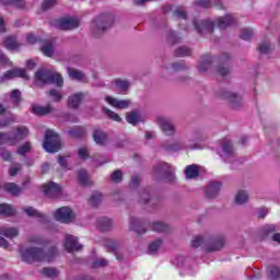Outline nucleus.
<instances>
[{
  "mask_svg": "<svg viewBox=\"0 0 280 280\" xmlns=\"http://www.w3.org/2000/svg\"><path fill=\"white\" fill-rule=\"evenodd\" d=\"M122 176L124 174L121 173V171L118 170L112 174V179L114 180V183H119Z\"/></svg>",
  "mask_w": 280,
  "mask_h": 280,
  "instance_id": "338daca9",
  "label": "nucleus"
},
{
  "mask_svg": "<svg viewBox=\"0 0 280 280\" xmlns=\"http://www.w3.org/2000/svg\"><path fill=\"white\" fill-rule=\"evenodd\" d=\"M69 135L72 139H80L81 137H84L86 135V130L84 127H73L69 130Z\"/></svg>",
  "mask_w": 280,
  "mask_h": 280,
  "instance_id": "ea45409f",
  "label": "nucleus"
},
{
  "mask_svg": "<svg viewBox=\"0 0 280 280\" xmlns=\"http://www.w3.org/2000/svg\"><path fill=\"white\" fill-rule=\"evenodd\" d=\"M48 96L52 100V102H62V93L58 90H50L48 92Z\"/></svg>",
  "mask_w": 280,
  "mask_h": 280,
  "instance_id": "3c124183",
  "label": "nucleus"
},
{
  "mask_svg": "<svg viewBox=\"0 0 280 280\" xmlns=\"http://www.w3.org/2000/svg\"><path fill=\"white\" fill-rule=\"evenodd\" d=\"M254 35V32L252 28H243L241 31V38L243 40H250V37Z\"/></svg>",
  "mask_w": 280,
  "mask_h": 280,
  "instance_id": "4d7b16f0",
  "label": "nucleus"
},
{
  "mask_svg": "<svg viewBox=\"0 0 280 280\" xmlns=\"http://www.w3.org/2000/svg\"><path fill=\"white\" fill-rule=\"evenodd\" d=\"M220 189H222V182H210L206 187V196L207 198H218L220 195Z\"/></svg>",
  "mask_w": 280,
  "mask_h": 280,
  "instance_id": "a211bd4d",
  "label": "nucleus"
},
{
  "mask_svg": "<svg viewBox=\"0 0 280 280\" xmlns=\"http://www.w3.org/2000/svg\"><path fill=\"white\" fill-rule=\"evenodd\" d=\"M56 27L57 30H62L63 32L77 30V27H80V21L74 18H62L57 21Z\"/></svg>",
  "mask_w": 280,
  "mask_h": 280,
  "instance_id": "f8f14e48",
  "label": "nucleus"
},
{
  "mask_svg": "<svg viewBox=\"0 0 280 280\" xmlns=\"http://www.w3.org/2000/svg\"><path fill=\"white\" fill-rule=\"evenodd\" d=\"M14 78H23L24 80H30V75L25 69L15 68L4 72L2 80H14Z\"/></svg>",
  "mask_w": 280,
  "mask_h": 280,
  "instance_id": "dca6fc26",
  "label": "nucleus"
},
{
  "mask_svg": "<svg viewBox=\"0 0 280 280\" xmlns=\"http://www.w3.org/2000/svg\"><path fill=\"white\" fill-rule=\"evenodd\" d=\"M167 42L171 45H176V43H180V36L176 35L173 31L168 32L167 34Z\"/></svg>",
  "mask_w": 280,
  "mask_h": 280,
  "instance_id": "6e6d98bb",
  "label": "nucleus"
},
{
  "mask_svg": "<svg viewBox=\"0 0 280 280\" xmlns=\"http://www.w3.org/2000/svg\"><path fill=\"white\" fill-rule=\"evenodd\" d=\"M54 112V107L51 105L40 106V105H34L32 107V113L35 115H49V113Z\"/></svg>",
  "mask_w": 280,
  "mask_h": 280,
  "instance_id": "72a5a7b5",
  "label": "nucleus"
},
{
  "mask_svg": "<svg viewBox=\"0 0 280 280\" xmlns=\"http://www.w3.org/2000/svg\"><path fill=\"white\" fill-rule=\"evenodd\" d=\"M44 194L47 198H60L62 188L58 184L50 182L44 185Z\"/></svg>",
  "mask_w": 280,
  "mask_h": 280,
  "instance_id": "4468645a",
  "label": "nucleus"
},
{
  "mask_svg": "<svg viewBox=\"0 0 280 280\" xmlns=\"http://www.w3.org/2000/svg\"><path fill=\"white\" fill-rule=\"evenodd\" d=\"M150 226L151 231H154L155 233H170L172 231L170 224L163 221H154L150 224Z\"/></svg>",
  "mask_w": 280,
  "mask_h": 280,
  "instance_id": "5701e85b",
  "label": "nucleus"
},
{
  "mask_svg": "<svg viewBox=\"0 0 280 280\" xmlns=\"http://www.w3.org/2000/svg\"><path fill=\"white\" fill-rule=\"evenodd\" d=\"M56 5V0H44L42 3V10H51Z\"/></svg>",
  "mask_w": 280,
  "mask_h": 280,
  "instance_id": "680f3d73",
  "label": "nucleus"
},
{
  "mask_svg": "<svg viewBox=\"0 0 280 280\" xmlns=\"http://www.w3.org/2000/svg\"><path fill=\"white\" fill-rule=\"evenodd\" d=\"M103 113L113 121H121V117H119V114L108 109L107 107H103Z\"/></svg>",
  "mask_w": 280,
  "mask_h": 280,
  "instance_id": "8fccbe9b",
  "label": "nucleus"
},
{
  "mask_svg": "<svg viewBox=\"0 0 280 280\" xmlns=\"http://www.w3.org/2000/svg\"><path fill=\"white\" fill-rule=\"evenodd\" d=\"M23 261L26 264H34V261H54L56 255H58V249L52 247L45 254L43 249L38 247H28L21 252Z\"/></svg>",
  "mask_w": 280,
  "mask_h": 280,
  "instance_id": "f257e3e1",
  "label": "nucleus"
},
{
  "mask_svg": "<svg viewBox=\"0 0 280 280\" xmlns=\"http://www.w3.org/2000/svg\"><path fill=\"white\" fill-rule=\"evenodd\" d=\"M224 237L217 238L211 243L205 241V237L202 236H197L192 240V248H200V246H202L207 253H215V250H222V248H224Z\"/></svg>",
  "mask_w": 280,
  "mask_h": 280,
  "instance_id": "7ed1b4c3",
  "label": "nucleus"
},
{
  "mask_svg": "<svg viewBox=\"0 0 280 280\" xmlns=\"http://www.w3.org/2000/svg\"><path fill=\"white\" fill-rule=\"evenodd\" d=\"M187 69H189V65H187L185 61H175L168 66H163L162 73L164 78H167L170 73H178V71H187Z\"/></svg>",
  "mask_w": 280,
  "mask_h": 280,
  "instance_id": "9b49d317",
  "label": "nucleus"
},
{
  "mask_svg": "<svg viewBox=\"0 0 280 280\" xmlns=\"http://www.w3.org/2000/svg\"><path fill=\"white\" fill-rule=\"evenodd\" d=\"M219 97H221V100H226L231 108L237 109L242 106V96L229 90L221 91Z\"/></svg>",
  "mask_w": 280,
  "mask_h": 280,
  "instance_id": "9d476101",
  "label": "nucleus"
},
{
  "mask_svg": "<svg viewBox=\"0 0 280 280\" xmlns=\"http://www.w3.org/2000/svg\"><path fill=\"white\" fill-rule=\"evenodd\" d=\"M211 65H213V57L209 55H205L199 59L198 69L200 73H207L209 69H211Z\"/></svg>",
  "mask_w": 280,
  "mask_h": 280,
  "instance_id": "aec40b11",
  "label": "nucleus"
},
{
  "mask_svg": "<svg viewBox=\"0 0 280 280\" xmlns=\"http://www.w3.org/2000/svg\"><path fill=\"white\" fill-rule=\"evenodd\" d=\"M174 264H176V266H178L179 268H183L185 264H187V257L183 255L177 256L174 260Z\"/></svg>",
  "mask_w": 280,
  "mask_h": 280,
  "instance_id": "e2e57ef3",
  "label": "nucleus"
},
{
  "mask_svg": "<svg viewBox=\"0 0 280 280\" xmlns=\"http://www.w3.org/2000/svg\"><path fill=\"white\" fill-rule=\"evenodd\" d=\"M113 84H115L116 89L122 91V93H126L130 89V81L128 80L116 79L113 81Z\"/></svg>",
  "mask_w": 280,
  "mask_h": 280,
  "instance_id": "58836bf2",
  "label": "nucleus"
},
{
  "mask_svg": "<svg viewBox=\"0 0 280 280\" xmlns=\"http://www.w3.org/2000/svg\"><path fill=\"white\" fill-rule=\"evenodd\" d=\"M77 178L79 185H81L82 187H89V185H91V177L89 176V172L84 170H79L77 172Z\"/></svg>",
  "mask_w": 280,
  "mask_h": 280,
  "instance_id": "a878e982",
  "label": "nucleus"
},
{
  "mask_svg": "<svg viewBox=\"0 0 280 280\" xmlns=\"http://www.w3.org/2000/svg\"><path fill=\"white\" fill-rule=\"evenodd\" d=\"M222 158L223 159H231L233 156H235V149L233 148V142L231 141H225L222 143Z\"/></svg>",
  "mask_w": 280,
  "mask_h": 280,
  "instance_id": "bb28decb",
  "label": "nucleus"
},
{
  "mask_svg": "<svg viewBox=\"0 0 280 280\" xmlns=\"http://www.w3.org/2000/svg\"><path fill=\"white\" fill-rule=\"evenodd\" d=\"M102 200H104V195H102V192H93L90 198V205L92 207H97L102 203Z\"/></svg>",
  "mask_w": 280,
  "mask_h": 280,
  "instance_id": "49530a36",
  "label": "nucleus"
},
{
  "mask_svg": "<svg viewBox=\"0 0 280 280\" xmlns=\"http://www.w3.org/2000/svg\"><path fill=\"white\" fill-rule=\"evenodd\" d=\"M105 102L113 106L114 108H128L131 104L130 100H117L113 96H105Z\"/></svg>",
  "mask_w": 280,
  "mask_h": 280,
  "instance_id": "6ab92c4d",
  "label": "nucleus"
},
{
  "mask_svg": "<svg viewBox=\"0 0 280 280\" xmlns=\"http://www.w3.org/2000/svg\"><path fill=\"white\" fill-rule=\"evenodd\" d=\"M28 130L25 127H20L18 128L15 138L12 140L10 139V145H16L19 141H22V139H25L27 137Z\"/></svg>",
  "mask_w": 280,
  "mask_h": 280,
  "instance_id": "473e14b6",
  "label": "nucleus"
},
{
  "mask_svg": "<svg viewBox=\"0 0 280 280\" xmlns=\"http://www.w3.org/2000/svg\"><path fill=\"white\" fill-rule=\"evenodd\" d=\"M11 5L18 10H23V8H25V0H13Z\"/></svg>",
  "mask_w": 280,
  "mask_h": 280,
  "instance_id": "69168bd1",
  "label": "nucleus"
},
{
  "mask_svg": "<svg viewBox=\"0 0 280 280\" xmlns=\"http://www.w3.org/2000/svg\"><path fill=\"white\" fill-rule=\"evenodd\" d=\"M156 124L160 127V130H162L163 135L166 137H174L176 135V125L172 121V119L163 116H159L156 118Z\"/></svg>",
  "mask_w": 280,
  "mask_h": 280,
  "instance_id": "1a4fd4ad",
  "label": "nucleus"
},
{
  "mask_svg": "<svg viewBox=\"0 0 280 280\" xmlns=\"http://www.w3.org/2000/svg\"><path fill=\"white\" fill-rule=\"evenodd\" d=\"M54 218L61 224H71L75 220V212L69 207H61L54 212Z\"/></svg>",
  "mask_w": 280,
  "mask_h": 280,
  "instance_id": "0eeeda50",
  "label": "nucleus"
},
{
  "mask_svg": "<svg viewBox=\"0 0 280 280\" xmlns=\"http://www.w3.org/2000/svg\"><path fill=\"white\" fill-rule=\"evenodd\" d=\"M185 176L188 180H191L194 178H198V176L200 175V167L196 164H191L186 166L185 171Z\"/></svg>",
  "mask_w": 280,
  "mask_h": 280,
  "instance_id": "b1692460",
  "label": "nucleus"
},
{
  "mask_svg": "<svg viewBox=\"0 0 280 280\" xmlns=\"http://www.w3.org/2000/svg\"><path fill=\"white\" fill-rule=\"evenodd\" d=\"M258 51L260 54H270V51H272V46L269 44V42H262L258 46Z\"/></svg>",
  "mask_w": 280,
  "mask_h": 280,
  "instance_id": "864d4df0",
  "label": "nucleus"
},
{
  "mask_svg": "<svg viewBox=\"0 0 280 280\" xmlns=\"http://www.w3.org/2000/svg\"><path fill=\"white\" fill-rule=\"evenodd\" d=\"M115 22V19L112 14H102L97 16L92 22V32L94 36H100V34H103V32H106V30H110L113 27V23Z\"/></svg>",
  "mask_w": 280,
  "mask_h": 280,
  "instance_id": "20e7f679",
  "label": "nucleus"
},
{
  "mask_svg": "<svg viewBox=\"0 0 280 280\" xmlns=\"http://www.w3.org/2000/svg\"><path fill=\"white\" fill-rule=\"evenodd\" d=\"M65 248L68 253H75V250H82V245L78 243V237L73 235H66Z\"/></svg>",
  "mask_w": 280,
  "mask_h": 280,
  "instance_id": "2eb2a0df",
  "label": "nucleus"
},
{
  "mask_svg": "<svg viewBox=\"0 0 280 280\" xmlns=\"http://www.w3.org/2000/svg\"><path fill=\"white\" fill-rule=\"evenodd\" d=\"M249 195L247 190L241 189L236 192L234 197L235 205H246L248 202Z\"/></svg>",
  "mask_w": 280,
  "mask_h": 280,
  "instance_id": "7c9ffc66",
  "label": "nucleus"
},
{
  "mask_svg": "<svg viewBox=\"0 0 280 280\" xmlns=\"http://www.w3.org/2000/svg\"><path fill=\"white\" fill-rule=\"evenodd\" d=\"M139 196H140L139 202L141 205H148V202H150V190H148V188L141 189L139 192Z\"/></svg>",
  "mask_w": 280,
  "mask_h": 280,
  "instance_id": "de8ad7c7",
  "label": "nucleus"
},
{
  "mask_svg": "<svg viewBox=\"0 0 280 280\" xmlns=\"http://www.w3.org/2000/svg\"><path fill=\"white\" fill-rule=\"evenodd\" d=\"M105 266H108V260L104 258H98L93 262V268H104Z\"/></svg>",
  "mask_w": 280,
  "mask_h": 280,
  "instance_id": "052dcab7",
  "label": "nucleus"
},
{
  "mask_svg": "<svg viewBox=\"0 0 280 280\" xmlns=\"http://www.w3.org/2000/svg\"><path fill=\"white\" fill-rule=\"evenodd\" d=\"M93 139L97 145H106L108 143V133L100 128H96L93 132Z\"/></svg>",
  "mask_w": 280,
  "mask_h": 280,
  "instance_id": "412c9836",
  "label": "nucleus"
},
{
  "mask_svg": "<svg viewBox=\"0 0 280 280\" xmlns=\"http://www.w3.org/2000/svg\"><path fill=\"white\" fill-rule=\"evenodd\" d=\"M144 224L145 221L131 217L129 219V231H135L138 235H143V233H145V228H143Z\"/></svg>",
  "mask_w": 280,
  "mask_h": 280,
  "instance_id": "f3484780",
  "label": "nucleus"
},
{
  "mask_svg": "<svg viewBox=\"0 0 280 280\" xmlns=\"http://www.w3.org/2000/svg\"><path fill=\"white\" fill-rule=\"evenodd\" d=\"M20 170H23V165H21L20 163L12 164L11 167L9 168L10 176H16V173Z\"/></svg>",
  "mask_w": 280,
  "mask_h": 280,
  "instance_id": "13d9d810",
  "label": "nucleus"
},
{
  "mask_svg": "<svg viewBox=\"0 0 280 280\" xmlns=\"http://www.w3.org/2000/svg\"><path fill=\"white\" fill-rule=\"evenodd\" d=\"M195 30L198 34L205 36L206 34H213V22L209 20H194Z\"/></svg>",
  "mask_w": 280,
  "mask_h": 280,
  "instance_id": "ddd939ff",
  "label": "nucleus"
},
{
  "mask_svg": "<svg viewBox=\"0 0 280 280\" xmlns=\"http://www.w3.org/2000/svg\"><path fill=\"white\" fill-rule=\"evenodd\" d=\"M268 278L271 280L280 279V268L277 266H270L267 269Z\"/></svg>",
  "mask_w": 280,
  "mask_h": 280,
  "instance_id": "a18cd8bd",
  "label": "nucleus"
},
{
  "mask_svg": "<svg viewBox=\"0 0 280 280\" xmlns=\"http://www.w3.org/2000/svg\"><path fill=\"white\" fill-rule=\"evenodd\" d=\"M4 47L7 49L14 50L19 47V42H16V37L14 36H8L4 39Z\"/></svg>",
  "mask_w": 280,
  "mask_h": 280,
  "instance_id": "37998d69",
  "label": "nucleus"
},
{
  "mask_svg": "<svg viewBox=\"0 0 280 280\" xmlns=\"http://www.w3.org/2000/svg\"><path fill=\"white\" fill-rule=\"evenodd\" d=\"M217 23L220 30H226L229 25H233V23H235V18L232 15H225L223 18H219Z\"/></svg>",
  "mask_w": 280,
  "mask_h": 280,
  "instance_id": "2f4dec72",
  "label": "nucleus"
},
{
  "mask_svg": "<svg viewBox=\"0 0 280 280\" xmlns=\"http://www.w3.org/2000/svg\"><path fill=\"white\" fill-rule=\"evenodd\" d=\"M217 73L218 75H229V73H231V67L229 66V63L226 65H220L218 68H217Z\"/></svg>",
  "mask_w": 280,
  "mask_h": 280,
  "instance_id": "603ef678",
  "label": "nucleus"
},
{
  "mask_svg": "<svg viewBox=\"0 0 280 280\" xmlns=\"http://www.w3.org/2000/svg\"><path fill=\"white\" fill-rule=\"evenodd\" d=\"M35 78L37 82H42L43 84H56V86L62 88L65 85V80L62 75L58 72H51V70H38L35 73Z\"/></svg>",
  "mask_w": 280,
  "mask_h": 280,
  "instance_id": "f03ea898",
  "label": "nucleus"
},
{
  "mask_svg": "<svg viewBox=\"0 0 280 280\" xmlns=\"http://www.w3.org/2000/svg\"><path fill=\"white\" fill-rule=\"evenodd\" d=\"M43 148L50 154L59 152V150L62 149V144L60 143V136H58V133L51 129L46 130Z\"/></svg>",
  "mask_w": 280,
  "mask_h": 280,
  "instance_id": "39448f33",
  "label": "nucleus"
},
{
  "mask_svg": "<svg viewBox=\"0 0 280 280\" xmlns=\"http://www.w3.org/2000/svg\"><path fill=\"white\" fill-rule=\"evenodd\" d=\"M174 56H176V58H185V56H191V48L187 46L178 47L175 49Z\"/></svg>",
  "mask_w": 280,
  "mask_h": 280,
  "instance_id": "a19ab883",
  "label": "nucleus"
},
{
  "mask_svg": "<svg viewBox=\"0 0 280 280\" xmlns=\"http://www.w3.org/2000/svg\"><path fill=\"white\" fill-rule=\"evenodd\" d=\"M24 213L28 215L30 218H40L42 220H46L45 214L40 213L38 210H36L34 207H25L23 208Z\"/></svg>",
  "mask_w": 280,
  "mask_h": 280,
  "instance_id": "4c0bfd02",
  "label": "nucleus"
},
{
  "mask_svg": "<svg viewBox=\"0 0 280 280\" xmlns=\"http://www.w3.org/2000/svg\"><path fill=\"white\" fill-rule=\"evenodd\" d=\"M15 211L12 206L8 203H0V215H5L10 218V215H14Z\"/></svg>",
  "mask_w": 280,
  "mask_h": 280,
  "instance_id": "79ce46f5",
  "label": "nucleus"
},
{
  "mask_svg": "<svg viewBox=\"0 0 280 280\" xmlns=\"http://www.w3.org/2000/svg\"><path fill=\"white\" fill-rule=\"evenodd\" d=\"M162 148L166 152H178L179 150H200V144H189L187 142L176 141L173 143L164 142Z\"/></svg>",
  "mask_w": 280,
  "mask_h": 280,
  "instance_id": "6e6552de",
  "label": "nucleus"
},
{
  "mask_svg": "<svg viewBox=\"0 0 280 280\" xmlns=\"http://www.w3.org/2000/svg\"><path fill=\"white\" fill-rule=\"evenodd\" d=\"M67 73L71 80H77V82H82V80H84V72L75 68H67Z\"/></svg>",
  "mask_w": 280,
  "mask_h": 280,
  "instance_id": "c9c22d12",
  "label": "nucleus"
},
{
  "mask_svg": "<svg viewBox=\"0 0 280 280\" xmlns=\"http://www.w3.org/2000/svg\"><path fill=\"white\" fill-rule=\"evenodd\" d=\"M161 246H163V241L161 238H158V240L153 241L149 245L150 255H154V253H156V250H159L161 248Z\"/></svg>",
  "mask_w": 280,
  "mask_h": 280,
  "instance_id": "09e8293b",
  "label": "nucleus"
},
{
  "mask_svg": "<svg viewBox=\"0 0 280 280\" xmlns=\"http://www.w3.org/2000/svg\"><path fill=\"white\" fill-rule=\"evenodd\" d=\"M42 272L45 277H48L49 279H56L60 275V271H58V269L51 267L44 268Z\"/></svg>",
  "mask_w": 280,
  "mask_h": 280,
  "instance_id": "c03bdc74",
  "label": "nucleus"
},
{
  "mask_svg": "<svg viewBox=\"0 0 280 280\" xmlns=\"http://www.w3.org/2000/svg\"><path fill=\"white\" fill-rule=\"evenodd\" d=\"M97 226L100 231H110V229H113V221L106 217H103L98 219Z\"/></svg>",
  "mask_w": 280,
  "mask_h": 280,
  "instance_id": "e433bc0d",
  "label": "nucleus"
},
{
  "mask_svg": "<svg viewBox=\"0 0 280 280\" xmlns=\"http://www.w3.org/2000/svg\"><path fill=\"white\" fill-rule=\"evenodd\" d=\"M79 158L84 160L89 159V149L86 148L79 149Z\"/></svg>",
  "mask_w": 280,
  "mask_h": 280,
  "instance_id": "774afa93",
  "label": "nucleus"
},
{
  "mask_svg": "<svg viewBox=\"0 0 280 280\" xmlns=\"http://www.w3.org/2000/svg\"><path fill=\"white\" fill-rule=\"evenodd\" d=\"M126 119L128 124H131V126H138L143 121V118L141 117V113L139 110H133L130 113H127Z\"/></svg>",
  "mask_w": 280,
  "mask_h": 280,
  "instance_id": "393cba45",
  "label": "nucleus"
},
{
  "mask_svg": "<svg viewBox=\"0 0 280 280\" xmlns=\"http://www.w3.org/2000/svg\"><path fill=\"white\" fill-rule=\"evenodd\" d=\"M82 100H84V93L78 92L68 97V106L69 108H79L80 104H82Z\"/></svg>",
  "mask_w": 280,
  "mask_h": 280,
  "instance_id": "4be33fe9",
  "label": "nucleus"
},
{
  "mask_svg": "<svg viewBox=\"0 0 280 280\" xmlns=\"http://www.w3.org/2000/svg\"><path fill=\"white\" fill-rule=\"evenodd\" d=\"M174 14L177 19H187V11L183 8H178L174 11Z\"/></svg>",
  "mask_w": 280,
  "mask_h": 280,
  "instance_id": "0e129e2a",
  "label": "nucleus"
},
{
  "mask_svg": "<svg viewBox=\"0 0 280 280\" xmlns=\"http://www.w3.org/2000/svg\"><path fill=\"white\" fill-rule=\"evenodd\" d=\"M4 191H8L11 196H21L23 188L15 183H7L3 186Z\"/></svg>",
  "mask_w": 280,
  "mask_h": 280,
  "instance_id": "c85d7f7f",
  "label": "nucleus"
},
{
  "mask_svg": "<svg viewBox=\"0 0 280 280\" xmlns=\"http://www.w3.org/2000/svg\"><path fill=\"white\" fill-rule=\"evenodd\" d=\"M0 235L12 240L14 237H19V229L10 228V226H1L0 228Z\"/></svg>",
  "mask_w": 280,
  "mask_h": 280,
  "instance_id": "c756f323",
  "label": "nucleus"
},
{
  "mask_svg": "<svg viewBox=\"0 0 280 280\" xmlns=\"http://www.w3.org/2000/svg\"><path fill=\"white\" fill-rule=\"evenodd\" d=\"M154 176L159 178H166V180H174L176 175L174 174V167L165 162H160L153 167Z\"/></svg>",
  "mask_w": 280,
  "mask_h": 280,
  "instance_id": "423d86ee",
  "label": "nucleus"
},
{
  "mask_svg": "<svg viewBox=\"0 0 280 280\" xmlns=\"http://www.w3.org/2000/svg\"><path fill=\"white\" fill-rule=\"evenodd\" d=\"M10 98L12 100L13 104H19V102H21V91L13 90L11 92Z\"/></svg>",
  "mask_w": 280,
  "mask_h": 280,
  "instance_id": "bf43d9fd",
  "label": "nucleus"
},
{
  "mask_svg": "<svg viewBox=\"0 0 280 280\" xmlns=\"http://www.w3.org/2000/svg\"><path fill=\"white\" fill-rule=\"evenodd\" d=\"M56 51V48L54 47V43L51 40H45L42 45V52L44 56H47L48 58H51Z\"/></svg>",
  "mask_w": 280,
  "mask_h": 280,
  "instance_id": "f704fd0d",
  "label": "nucleus"
},
{
  "mask_svg": "<svg viewBox=\"0 0 280 280\" xmlns=\"http://www.w3.org/2000/svg\"><path fill=\"white\" fill-rule=\"evenodd\" d=\"M277 231H279V226H277L275 224H267V225H264L262 228H260L259 236L262 240H266V237H268V235H272V233H277Z\"/></svg>",
  "mask_w": 280,
  "mask_h": 280,
  "instance_id": "cd10ccee",
  "label": "nucleus"
},
{
  "mask_svg": "<svg viewBox=\"0 0 280 280\" xmlns=\"http://www.w3.org/2000/svg\"><path fill=\"white\" fill-rule=\"evenodd\" d=\"M32 150V143L26 142L23 145L18 148V154H20V156H25V154H27V152H30Z\"/></svg>",
  "mask_w": 280,
  "mask_h": 280,
  "instance_id": "5fc2aeb1",
  "label": "nucleus"
}]
</instances>
